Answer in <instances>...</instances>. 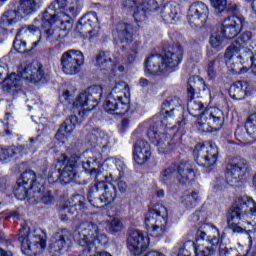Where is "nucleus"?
Wrapping results in <instances>:
<instances>
[{"label": "nucleus", "mask_w": 256, "mask_h": 256, "mask_svg": "<svg viewBox=\"0 0 256 256\" xmlns=\"http://www.w3.org/2000/svg\"><path fill=\"white\" fill-rule=\"evenodd\" d=\"M69 217H62L63 221H68Z\"/></svg>", "instance_id": "338daca9"}, {"label": "nucleus", "mask_w": 256, "mask_h": 256, "mask_svg": "<svg viewBox=\"0 0 256 256\" xmlns=\"http://www.w3.org/2000/svg\"><path fill=\"white\" fill-rule=\"evenodd\" d=\"M127 249L130 255L141 256L149 249V235L142 231H133L127 240Z\"/></svg>", "instance_id": "6ab92c4d"}, {"label": "nucleus", "mask_w": 256, "mask_h": 256, "mask_svg": "<svg viewBox=\"0 0 256 256\" xmlns=\"http://www.w3.org/2000/svg\"><path fill=\"white\" fill-rule=\"evenodd\" d=\"M1 239H5V234H3V232L0 231V240Z\"/></svg>", "instance_id": "69168bd1"}, {"label": "nucleus", "mask_w": 256, "mask_h": 256, "mask_svg": "<svg viewBox=\"0 0 256 256\" xmlns=\"http://www.w3.org/2000/svg\"><path fill=\"white\" fill-rule=\"evenodd\" d=\"M5 215V219H19V212L17 211H7Z\"/></svg>", "instance_id": "8fccbe9b"}, {"label": "nucleus", "mask_w": 256, "mask_h": 256, "mask_svg": "<svg viewBox=\"0 0 256 256\" xmlns=\"http://www.w3.org/2000/svg\"><path fill=\"white\" fill-rule=\"evenodd\" d=\"M175 169H177V166L173 165L160 174V181L162 183H167L168 181H171L173 179V176L175 175Z\"/></svg>", "instance_id": "ea45409f"}, {"label": "nucleus", "mask_w": 256, "mask_h": 256, "mask_svg": "<svg viewBox=\"0 0 256 256\" xmlns=\"http://www.w3.org/2000/svg\"><path fill=\"white\" fill-rule=\"evenodd\" d=\"M188 111L192 117H197L203 111V103L199 100H190L188 102Z\"/></svg>", "instance_id": "58836bf2"}, {"label": "nucleus", "mask_w": 256, "mask_h": 256, "mask_svg": "<svg viewBox=\"0 0 256 256\" xmlns=\"http://www.w3.org/2000/svg\"><path fill=\"white\" fill-rule=\"evenodd\" d=\"M207 17H209V7H207L205 3L196 2L191 4L187 15V19L190 25L201 27V25L207 23Z\"/></svg>", "instance_id": "4be33fe9"}, {"label": "nucleus", "mask_w": 256, "mask_h": 256, "mask_svg": "<svg viewBox=\"0 0 256 256\" xmlns=\"http://www.w3.org/2000/svg\"><path fill=\"white\" fill-rule=\"evenodd\" d=\"M211 5L216 13H223L227 9V0H211Z\"/></svg>", "instance_id": "c03bdc74"}, {"label": "nucleus", "mask_w": 256, "mask_h": 256, "mask_svg": "<svg viewBox=\"0 0 256 256\" xmlns=\"http://www.w3.org/2000/svg\"><path fill=\"white\" fill-rule=\"evenodd\" d=\"M241 27H243V21L237 16L224 20L220 29L214 31L210 37L211 47L219 51L223 47L225 39L235 37L241 31Z\"/></svg>", "instance_id": "9d476101"}, {"label": "nucleus", "mask_w": 256, "mask_h": 256, "mask_svg": "<svg viewBox=\"0 0 256 256\" xmlns=\"http://www.w3.org/2000/svg\"><path fill=\"white\" fill-rule=\"evenodd\" d=\"M193 155L195 161L201 157V159H204V165L206 167H213L217 164L219 148H217V145L213 141H207L203 144H197L194 148Z\"/></svg>", "instance_id": "dca6fc26"}, {"label": "nucleus", "mask_w": 256, "mask_h": 256, "mask_svg": "<svg viewBox=\"0 0 256 256\" xmlns=\"http://www.w3.org/2000/svg\"><path fill=\"white\" fill-rule=\"evenodd\" d=\"M39 177L35 176L34 172H24L21 178L17 180V186L14 189V194L19 201L25 199H33L37 203L41 197V187L43 185L37 184Z\"/></svg>", "instance_id": "423d86ee"}, {"label": "nucleus", "mask_w": 256, "mask_h": 256, "mask_svg": "<svg viewBox=\"0 0 256 256\" xmlns=\"http://www.w3.org/2000/svg\"><path fill=\"white\" fill-rule=\"evenodd\" d=\"M38 45H39V40L32 43V47L30 48H27V42L23 40L15 39L13 43V47L15 51H17L18 53H29V51H32Z\"/></svg>", "instance_id": "e433bc0d"}, {"label": "nucleus", "mask_w": 256, "mask_h": 256, "mask_svg": "<svg viewBox=\"0 0 256 256\" xmlns=\"http://www.w3.org/2000/svg\"><path fill=\"white\" fill-rule=\"evenodd\" d=\"M251 173V166L245 160L231 162L227 166L226 181L231 187H241L245 183V176Z\"/></svg>", "instance_id": "ddd939ff"}, {"label": "nucleus", "mask_w": 256, "mask_h": 256, "mask_svg": "<svg viewBox=\"0 0 256 256\" xmlns=\"http://www.w3.org/2000/svg\"><path fill=\"white\" fill-rule=\"evenodd\" d=\"M74 242L75 237L71 231L62 229L51 238L48 251L52 256H61V251H63L65 247L72 246Z\"/></svg>", "instance_id": "f3484780"}, {"label": "nucleus", "mask_w": 256, "mask_h": 256, "mask_svg": "<svg viewBox=\"0 0 256 256\" xmlns=\"http://www.w3.org/2000/svg\"><path fill=\"white\" fill-rule=\"evenodd\" d=\"M109 95H112V97H115L118 99V101H121L123 109H125V105H129L131 92L129 91V86L127 83L123 81L116 82Z\"/></svg>", "instance_id": "c85d7f7f"}, {"label": "nucleus", "mask_w": 256, "mask_h": 256, "mask_svg": "<svg viewBox=\"0 0 256 256\" xmlns=\"http://www.w3.org/2000/svg\"><path fill=\"white\" fill-rule=\"evenodd\" d=\"M164 20L166 21V23H173V21H175V16L171 17L169 15H165Z\"/></svg>", "instance_id": "13d9d810"}, {"label": "nucleus", "mask_w": 256, "mask_h": 256, "mask_svg": "<svg viewBox=\"0 0 256 256\" xmlns=\"http://www.w3.org/2000/svg\"><path fill=\"white\" fill-rule=\"evenodd\" d=\"M191 251H195L196 256H212L215 253L214 249L196 245L193 241H186L183 247L179 249L178 256H191Z\"/></svg>", "instance_id": "a878e982"}, {"label": "nucleus", "mask_w": 256, "mask_h": 256, "mask_svg": "<svg viewBox=\"0 0 256 256\" xmlns=\"http://www.w3.org/2000/svg\"><path fill=\"white\" fill-rule=\"evenodd\" d=\"M61 99H64L65 101H67L68 103L71 102V93L69 91H65L62 96Z\"/></svg>", "instance_id": "5fc2aeb1"}, {"label": "nucleus", "mask_w": 256, "mask_h": 256, "mask_svg": "<svg viewBox=\"0 0 256 256\" xmlns=\"http://www.w3.org/2000/svg\"><path fill=\"white\" fill-rule=\"evenodd\" d=\"M75 127H77V116L72 115L61 125L56 133V139L62 143H65V141L71 137L73 131H75Z\"/></svg>", "instance_id": "cd10ccee"}, {"label": "nucleus", "mask_w": 256, "mask_h": 256, "mask_svg": "<svg viewBox=\"0 0 256 256\" xmlns=\"http://www.w3.org/2000/svg\"><path fill=\"white\" fill-rule=\"evenodd\" d=\"M251 47V33L246 32L241 34L236 41L226 49L224 54L225 59L231 61V59H243V55H251L252 52L249 49Z\"/></svg>", "instance_id": "2eb2a0df"}, {"label": "nucleus", "mask_w": 256, "mask_h": 256, "mask_svg": "<svg viewBox=\"0 0 256 256\" xmlns=\"http://www.w3.org/2000/svg\"><path fill=\"white\" fill-rule=\"evenodd\" d=\"M224 123L223 110L217 107L205 108L196 120V129L200 133H215L223 128Z\"/></svg>", "instance_id": "1a4fd4ad"}, {"label": "nucleus", "mask_w": 256, "mask_h": 256, "mask_svg": "<svg viewBox=\"0 0 256 256\" xmlns=\"http://www.w3.org/2000/svg\"><path fill=\"white\" fill-rule=\"evenodd\" d=\"M103 229H110V231H121L123 223L118 218H111V221L99 223L82 222L76 229L78 237L76 238L81 247L93 249L95 243L100 245H107V235L103 233Z\"/></svg>", "instance_id": "f03ea898"}, {"label": "nucleus", "mask_w": 256, "mask_h": 256, "mask_svg": "<svg viewBox=\"0 0 256 256\" xmlns=\"http://www.w3.org/2000/svg\"><path fill=\"white\" fill-rule=\"evenodd\" d=\"M94 65L100 69H107L109 65H113V62H111V53L107 51L99 52L94 60Z\"/></svg>", "instance_id": "c9c22d12"}, {"label": "nucleus", "mask_w": 256, "mask_h": 256, "mask_svg": "<svg viewBox=\"0 0 256 256\" xmlns=\"http://www.w3.org/2000/svg\"><path fill=\"white\" fill-rule=\"evenodd\" d=\"M81 9L79 0H57L42 15V31L49 43L63 39L73 29V19Z\"/></svg>", "instance_id": "f257e3e1"}, {"label": "nucleus", "mask_w": 256, "mask_h": 256, "mask_svg": "<svg viewBox=\"0 0 256 256\" xmlns=\"http://www.w3.org/2000/svg\"><path fill=\"white\" fill-rule=\"evenodd\" d=\"M247 83L246 82H236L234 83L229 90L230 97L236 99V101H242L247 97Z\"/></svg>", "instance_id": "72a5a7b5"}, {"label": "nucleus", "mask_w": 256, "mask_h": 256, "mask_svg": "<svg viewBox=\"0 0 256 256\" xmlns=\"http://www.w3.org/2000/svg\"><path fill=\"white\" fill-rule=\"evenodd\" d=\"M172 103H173V100H172V99H167V100H165V101L163 102V104H162L163 109H167V107H171Z\"/></svg>", "instance_id": "6e6d98bb"}, {"label": "nucleus", "mask_w": 256, "mask_h": 256, "mask_svg": "<svg viewBox=\"0 0 256 256\" xmlns=\"http://www.w3.org/2000/svg\"><path fill=\"white\" fill-rule=\"evenodd\" d=\"M0 256H13V253H11V251H5L0 248Z\"/></svg>", "instance_id": "4d7b16f0"}, {"label": "nucleus", "mask_w": 256, "mask_h": 256, "mask_svg": "<svg viewBox=\"0 0 256 256\" xmlns=\"http://www.w3.org/2000/svg\"><path fill=\"white\" fill-rule=\"evenodd\" d=\"M13 155H15V148H0V161H2V163H7V160L13 157Z\"/></svg>", "instance_id": "a18cd8bd"}, {"label": "nucleus", "mask_w": 256, "mask_h": 256, "mask_svg": "<svg viewBox=\"0 0 256 256\" xmlns=\"http://www.w3.org/2000/svg\"><path fill=\"white\" fill-rule=\"evenodd\" d=\"M118 189L120 193H125V191H127V183L123 180H120L118 182Z\"/></svg>", "instance_id": "864d4df0"}, {"label": "nucleus", "mask_w": 256, "mask_h": 256, "mask_svg": "<svg viewBox=\"0 0 256 256\" xmlns=\"http://www.w3.org/2000/svg\"><path fill=\"white\" fill-rule=\"evenodd\" d=\"M107 147H109V136L104 135L103 137L98 138L95 149V151L98 152H91L92 157H90V159L83 164L84 169L94 173L95 167H99V163H101V159H103L101 153H105V151H107Z\"/></svg>", "instance_id": "5701e85b"}, {"label": "nucleus", "mask_w": 256, "mask_h": 256, "mask_svg": "<svg viewBox=\"0 0 256 256\" xmlns=\"http://www.w3.org/2000/svg\"><path fill=\"white\" fill-rule=\"evenodd\" d=\"M157 195H158V197H164L165 196V191L159 190Z\"/></svg>", "instance_id": "e2e57ef3"}, {"label": "nucleus", "mask_w": 256, "mask_h": 256, "mask_svg": "<svg viewBox=\"0 0 256 256\" xmlns=\"http://www.w3.org/2000/svg\"><path fill=\"white\" fill-rule=\"evenodd\" d=\"M215 63H217V60L210 61L208 63L207 73H208V76L210 77V79H214V77H215Z\"/></svg>", "instance_id": "09e8293b"}, {"label": "nucleus", "mask_w": 256, "mask_h": 256, "mask_svg": "<svg viewBox=\"0 0 256 256\" xmlns=\"http://www.w3.org/2000/svg\"><path fill=\"white\" fill-rule=\"evenodd\" d=\"M57 171H61L60 179L64 183H71L77 177V162L69 159L67 155L61 154L56 162Z\"/></svg>", "instance_id": "aec40b11"}, {"label": "nucleus", "mask_w": 256, "mask_h": 256, "mask_svg": "<svg viewBox=\"0 0 256 256\" xmlns=\"http://www.w3.org/2000/svg\"><path fill=\"white\" fill-rule=\"evenodd\" d=\"M155 3H157L155 0H139V2L125 0L123 7L125 9H134V19L136 23H143V21H147L149 11H153V9L157 7Z\"/></svg>", "instance_id": "a211bd4d"}, {"label": "nucleus", "mask_w": 256, "mask_h": 256, "mask_svg": "<svg viewBox=\"0 0 256 256\" xmlns=\"http://www.w3.org/2000/svg\"><path fill=\"white\" fill-rule=\"evenodd\" d=\"M9 73V66L7 63L0 60V83L3 85V75H7Z\"/></svg>", "instance_id": "49530a36"}, {"label": "nucleus", "mask_w": 256, "mask_h": 256, "mask_svg": "<svg viewBox=\"0 0 256 256\" xmlns=\"http://www.w3.org/2000/svg\"><path fill=\"white\" fill-rule=\"evenodd\" d=\"M151 157V145L147 141L138 140L134 146L133 159L138 165H145Z\"/></svg>", "instance_id": "393cba45"}, {"label": "nucleus", "mask_w": 256, "mask_h": 256, "mask_svg": "<svg viewBox=\"0 0 256 256\" xmlns=\"http://www.w3.org/2000/svg\"><path fill=\"white\" fill-rule=\"evenodd\" d=\"M39 31V28L35 26H24L21 28V30L18 32L19 37H31V35H34V33H37Z\"/></svg>", "instance_id": "37998d69"}, {"label": "nucleus", "mask_w": 256, "mask_h": 256, "mask_svg": "<svg viewBox=\"0 0 256 256\" xmlns=\"http://www.w3.org/2000/svg\"><path fill=\"white\" fill-rule=\"evenodd\" d=\"M106 181H108V184L98 183L97 187L99 185H103L104 187V193L99 198L100 203H104V205H109V203H113L115 201V197H117V189L115 188V185H113L112 181H117L116 177H113V175L106 176Z\"/></svg>", "instance_id": "bb28decb"}, {"label": "nucleus", "mask_w": 256, "mask_h": 256, "mask_svg": "<svg viewBox=\"0 0 256 256\" xmlns=\"http://www.w3.org/2000/svg\"><path fill=\"white\" fill-rule=\"evenodd\" d=\"M177 179L180 183L195 181V166L189 162H182L178 166Z\"/></svg>", "instance_id": "2f4dec72"}, {"label": "nucleus", "mask_w": 256, "mask_h": 256, "mask_svg": "<svg viewBox=\"0 0 256 256\" xmlns=\"http://www.w3.org/2000/svg\"><path fill=\"white\" fill-rule=\"evenodd\" d=\"M188 95L190 99H193V95H195V91L197 93H206L207 95H211V90L207 87L205 80L200 76H191L188 80Z\"/></svg>", "instance_id": "c756f323"}, {"label": "nucleus", "mask_w": 256, "mask_h": 256, "mask_svg": "<svg viewBox=\"0 0 256 256\" xmlns=\"http://www.w3.org/2000/svg\"><path fill=\"white\" fill-rule=\"evenodd\" d=\"M197 199H199V193L192 192L191 194H186L182 197V203L186 205V207H189L190 205H195Z\"/></svg>", "instance_id": "79ce46f5"}, {"label": "nucleus", "mask_w": 256, "mask_h": 256, "mask_svg": "<svg viewBox=\"0 0 256 256\" xmlns=\"http://www.w3.org/2000/svg\"><path fill=\"white\" fill-rule=\"evenodd\" d=\"M148 139L154 143V145H163L167 141V134H165V127L152 126L148 130Z\"/></svg>", "instance_id": "473e14b6"}, {"label": "nucleus", "mask_w": 256, "mask_h": 256, "mask_svg": "<svg viewBox=\"0 0 256 256\" xmlns=\"http://www.w3.org/2000/svg\"><path fill=\"white\" fill-rule=\"evenodd\" d=\"M114 35L120 39L121 43H130L133 39V28L129 24H121Z\"/></svg>", "instance_id": "f704fd0d"}, {"label": "nucleus", "mask_w": 256, "mask_h": 256, "mask_svg": "<svg viewBox=\"0 0 256 256\" xmlns=\"http://www.w3.org/2000/svg\"><path fill=\"white\" fill-rule=\"evenodd\" d=\"M117 165V163H120L122 165L121 169H123V167H125V165H123V162H121L120 160L114 159V158H109L107 160H105L104 165L108 166V165Z\"/></svg>", "instance_id": "3c124183"}, {"label": "nucleus", "mask_w": 256, "mask_h": 256, "mask_svg": "<svg viewBox=\"0 0 256 256\" xmlns=\"http://www.w3.org/2000/svg\"><path fill=\"white\" fill-rule=\"evenodd\" d=\"M77 29L83 35H90L89 39L97 37L99 35V17L97 12H88L84 15L77 24Z\"/></svg>", "instance_id": "412c9836"}, {"label": "nucleus", "mask_w": 256, "mask_h": 256, "mask_svg": "<svg viewBox=\"0 0 256 256\" xmlns=\"http://www.w3.org/2000/svg\"><path fill=\"white\" fill-rule=\"evenodd\" d=\"M253 217H256V202L253 198L244 195L236 198L228 211L227 223L234 231H239L237 225L245 223L253 227Z\"/></svg>", "instance_id": "20e7f679"}, {"label": "nucleus", "mask_w": 256, "mask_h": 256, "mask_svg": "<svg viewBox=\"0 0 256 256\" xmlns=\"http://www.w3.org/2000/svg\"><path fill=\"white\" fill-rule=\"evenodd\" d=\"M252 73H253V75H256V66L255 65H252Z\"/></svg>", "instance_id": "0e129e2a"}, {"label": "nucleus", "mask_w": 256, "mask_h": 256, "mask_svg": "<svg viewBox=\"0 0 256 256\" xmlns=\"http://www.w3.org/2000/svg\"><path fill=\"white\" fill-rule=\"evenodd\" d=\"M60 63L65 75H77L85 63V56L79 50H68L62 54Z\"/></svg>", "instance_id": "4468645a"}, {"label": "nucleus", "mask_w": 256, "mask_h": 256, "mask_svg": "<svg viewBox=\"0 0 256 256\" xmlns=\"http://www.w3.org/2000/svg\"><path fill=\"white\" fill-rule=\"evenodd\" d=\"M42 203H44L45 205H52L54 198H53V194H51V192H46L43 197L41 198Z\"/></svg>", "instance_id": "de8ad7c7"}, {"label": "nucleus", "mask_w": 256, "mask_h": 256, "mask_svg": "<svg viewBox=\"0 0 256 256\" xmlns=\"http://www.w3.org/2000/svg\"><path fill=\"white\" fill-rule=\"evenodd\" d=\"M183 47L176 46L166 52L164 56L159 54L148 57L144 63V71L147 75L157 73H171L181 65L183 61Z\"/></svg>", "instance_id": "39448f33"}, {"label": "nucleus", "mask_w": 256, "mask_h": 256, "mask_svg": "<svg viewBox=\"0 0 256 256\" xmlns=\"http://www.w3.org/2000/svg\"><path fill=\"white\" fill-rule=\"evenodd\" d=\"M41 0H20L17 10H11L5 12L0 18V25L2 27H13L20 23L22 19L33 15L37 5Z\"/></svg>", "instance_id": "9b49d317"}, {"label": "nucleus", "mask_w": 256, "mask_h": 256, "mask_svg": "<svg viewBox=\"0 0 256 256\" xmlns=\"http://www.w3.org/2000/svg\"><path fill=\"white\" fill-rule=\"evenodd\" d=\"M103 95V87L94 85L87 90L81 92L73 102L72 111L77 113L80 117H85L89 111H93L97 107V103L101 101Z\"/></svg>", "instance_id": "6e6552de"}, {"label": "nucleus", "mask_w": 256, "mask_h": 256, "mask_svg": "<svg viewBox=\"0 0 256 256\" xmlns=\"http://www.w3.org/2000/svg\"><path fill=\"white\" fill-rule=\"evenodd\" d=\"M19 241L21 243V251L23 255H39L45 251L46 242L43 236L29 232V227L24 226L20 230Z\"/></svg>", "instance_id": "f8f14e48"}, {"label": "nucleus", "mask_w": 256, "mask_h": 256, "mask_svg": "<svg viewBox=\"0 0 256 256\" xmlns=\"http://www.w3.org/2000/svg\"><path fill=\"white\" fill-rule=\"evenodd\" d=\"M117 71H119V73H123V71H125V66L123 65L118 66Z\"/></svg>", "instance_id": "680f3d73"}, {"label": "nucleus", "mask_w": 256, "mask_h": 256, "mask_svg": "<svg viewBox=\"0 0 256 256\" xmlns=\"http://www.w3.org/2000/svg\"><path fill=\"white\" fill-rule=\"evenodd\" d=\"M140 85H141V87H147V85H149V80H147L145 78H141Z\"/></svg>", "instance_id": "bf43d9fd"}, {"label": "nucleus", "mask_w": 256, "mask_h": 256, "mask_svg": "<svg viewBox=\"0 0 256 256\" xmlns=\"http://www.w3.org/2000/svg\"><path fill=\"white\" fill-rule=\"evenodd\" d=\"M5 27L6 26L0 25V43L7 37V29Z\"/></svg>", "instance_id": "603ef678"}, {"label": "nucleus", "mask_w": 256, "mask_h": 256, "mask_svg": "<svg viewBox=\"0 0 256 256\" xmlns=\"http://www.w3.org/2000/svg\"><path fill=\"white\" fill-rule=\"evenodd\" d=\"M122 123H123V125H125V123H127V119H124V120L122 121Z\"/></svg>", "instance_id": "774afa93"}, {"label": "nucleus", "mask_w": 256, "mask_h": 256, "mask_svg": "<svg viewBox=\"0 0 256 256\" xmlns=\"http://www.w3.org/2000/svg\"><path fill=\"white\" fill-rule=\"evenodd\" d=\"M249 250L247 252V254H245L244 250H243V246L241 244H238V248H237V255L236 256H256V245L253 246V240H249Z\"/></svg>", "instance_id": "a19ab883"}, {"label": "nucleus", "mask_w": 256, "mask_h": 256, "mask_svg": "<svg viewBox=\"0 0 256 256\" xmlns=\"http://www.w3.org/2000/svg\"><path fill=\"white\" fill-rule=\"evenodd\" d=\"M50 77L43 73V66L39 63L28 64L18 69L17 73H11L2 81V89L6 93H19L25 83H47Z\"/></svg>", "instance_id": "7ed1b4c3"}, {"label": "nucleus", "mask_w": 256, "mask_h": 256, "mask_svg": "<svg viewBox=\"0 0 256 256\" xmlns=\"http://www.w3.org/2000/svg\"><path fill=\"white\" fill-rule=\"evenodd\" d=\"M127 105L128 104H125V108H123L121 100L109 94L106 103L104 104V109L107 113H110L111 115H113V113H116V115H125V113L129 111V106Z\"/></svg>", "instance_id": "7c9ffc66"}, {"label": "nucleus", "mask_w": 256, "mask_h": 256, "mask_svg": "<svg viewBox=\"0 0 256 256\" xmlns=\"http://www.w3.org/2000/svg\"><path fill=\"white\" fill-rule=\"evenodd\" d=\"M245 127L248 135H250V137L256 141V114L249 116Z\"/></svg>", "instance_id": "4c0bfd02"}, {"label": "nucleus", "mask_w": 256, "mask_h": 256, "mask_svg": "<svg viewBox=\"0 0 256 256\" xmlns=\"http://www.w3.org/2000/svg\"><path fill=\"white\" fill-rule=\"evenodd\" d=\"M197 236L203 241H208L212 247L221 245L219 229L211 224H205L197 231Z\"/></svg>", "instance_id": "b1692460"}, {"label": "nucleus", "mask_w": 256, "mask_h": 256, "mask_svg": "<svg viewBox=\"0 0 256 256\" xmlns=\"http://www.w3.org/2000/svg\"><path fill=\"white\" fill-rule=\"evenodd\" d=\"M167 208L163 204L153 205L145 216V227L151 237H163L167 229Z\"/></svg>", "instance_id": "0eeeda50"}, {"label": "nucleus", "mask_w": 256, "mask_h": 256, "mask_svg": "<svg viewBox=\"0 0 256 256\" xmlns=\"http://www.w3.org/2000/svg\"><path fill=\"white\" fill-rule=\"evenodd\" d=\"M111 75H113L114 77H120V74H117V68L114 67L111 69ZM110 75V77H111Z\"/></svg>", "instance_id": "052dcab7"}]
</instances>
